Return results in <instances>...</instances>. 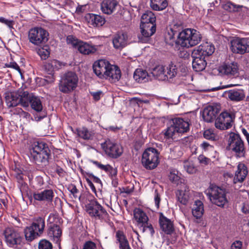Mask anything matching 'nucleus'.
Returning <instances> with one entry per match:
<instances>
[{
	"label": "nucleus",
	"instance_id": "22",
	"mask_svg": "<svg viewBox=\"0 0 249 249\" xmlns=\"http://www.w3.org/2000/svg\"><path fill=\"white\" fill-rule=\"evenodd\" d=\"M159 222L161 230L167 234H171L174 231V227L171 219L165 216L162 213H159Z\"/></svg>",
	"mask_w": 249,
	"mask_h": 249
},
{
	"label": "nucleus",
	"instance_id": "28",
	"mask_svg": "<svg viewBox=\"0 0 249 249\" xmlns=\"http://www.w3.org/2000/svg\"><path fill=\"white\" fill-rule=\"evenodd\" d=\"M133 77L136 81L140 83H144L152 79L151 74L142 69H137L135 70Z\"/></svg>",
	"mask_w": 249,
	"mask_h": 249
},
{
	"label": "nucleus",
	"instance_id": "61",
	"mask_svg": "<svg viewBox=\"0 0 249 249\" xmlns=\"http://www.w3.org/2000/svg\"><path fill=\"white\" fill-rule=\"evenodd\" d=\"M52 66H53V68L54 70H58L60 68L61 65L60 62L55 59H53L52 60L50 61Z\"/></svg>",
	"mask_w": 249,
	"mask_h": 249
},
{
	"label": "nucleus",
	"instance_id": "26",
	"mask_svg": "<svg viewBox=\"0 0 249 249\" xmlns=\"http://www.w3.org/2000/svg\"><path fill=\"white\" fill-rule=\"evenodd\" d=\"M85 18L89 24L94 26H102L105 22V18L98 15L89 13L85 16Z\"/></svg>",
	"mask_w": 249,
	"mask_h": 249
},
{
	"label": "nucleus",
	"instance_id": "44",
	"mask_svg": "<svg viewBox=\"0 0 249 249\" xmlns=\"http://www.w3.org/2000/svg\"><path fill=\"white\" fill-rule=\"evenodd\" d=\"M44 68L45 71L48 73V74L50 75L49 76H48L49 79H47L46 80L48 81L49 82H53L54 80V78L53 77V72L54 70L53 68V66H52L50 61L46 63L44 65Z\"/></svg>",
	"mask_w": 249,
	"mask_h": 249
},
{
	"label": "nucleus",
	"instance_id": "8",
	"mask_svg": "<svg viewBox=\"0 0 249 249\" xmlns=\"http://www.w3.org/2000/svg\"><path fill=\"white\" fill-rule=\"evenodd\" d=\"M159 153L156 149L152 147L147 148L142 155V165L148 170L155 168L159 163Z\"/></svg>",
	"mask_w": 249,
	"mask_h": 249
},
{
	"label": "nucleus",
	"instance_id": "38",
	"mask_svg": "<svg viewBox=\"0 0 249 249\" xmlns=\"http://www.w3.org/2000/svg\"><path fill=\"white\" fill-rule=\"evenodd\" d=\"M76 130L78 136L84 140L91 139L94 135L92 131L89 130L85 127L77 128Z\"/></svg>",
	"mask_w": 249,
	"mask_h": 249
},
{
	"label": "nucleus",
	"instance_id": "43",
	"mask_svg": "<svg viewBox=\"0 0 249 249\" xmlns=\"http://www.w3.org/2000/svg\"><path fill=\"white\" fill-rule=\"evenodd\" d=\"M223 8L224 10L230 12H238L240 9L243 7L242 5H236L231 1H228L223 5Z\"/></svg>",
	"mask_w": 249,
	"mask_h": 249
},
{
	"label": "nucleus",
	"instance_id": "39",
	"mask_svg": "<svg viewBox=\"0 0 249 249\" xmlns=\"http://www.w3.org/2000/svg\"><path fill=\"white\" fill-rule=\"evenodd\" d=\"M156 20V18L154 14L152 11H147L142 14L141 24L155 23Z\"/></svg>",
	"mask_w": 249,
	"mask_h": 249
},
{
	"label": "nucleus",
	"instance_id": "55",
	"mask_svg": "<svg viewBox=\"0 0 249 249\" xmlns=\"http://www.w3.org/2000/svg\"><path fill=\"white\" fill-rule=\"evenodd\" d=\"M82 249H97V246L93 242L88 241L83 245Z\"/></svg>",
	"mask_w": 249,
	"mask_h": 249
},
{
	"label": "nucleus",
	"instance_id": "35",
	"mask_svg": "<svg viewBox=\"0 0 249 249\" xmlns=\"http://www.w3.org/2000/svg\"><path fill=\"white\" fill-rule=\"evenodd\" d=\"M48 234L50 237L58 239L62 234V230L59 226L51 223L49 226Z\"/></svg>",
	"mask_w": 249,
	"mask_h": 249
},
{
	"label": "nucleus",
	"instance_id": "42",
	"mask_svg": "<svg viewBox=\"0 0 249 249\" xmlns=\"http://www.w3.org/2000/svg\"><path fill=\"white\" fill-rule=\"evenodd\" d=\"M178 73L177 66L171 63L165 69V75L167 76V79L175 77Z\"/></svg>",
	"mask_w": 249,
	"mask_h": 249
},
{
	"label": "nucleus",
	"instance_id": "57",
	"mask_svg": "<svg viewBox=\"0 0 249 249\" xmlns=\"http://www.w3.org/2000/svg\"><path fill=\"white\" fill-rule=\"evenodd\" d=\"M5 66L7 68H12L17 70L20 73H21V70L18 65L15 62H11L5 64Z\"/></svg>",
	"mask_w": 249,
	"mask_h": 249
},
{
	"label": "nucleus",
	"instance_id": "49",
	"mask_svg": "<svg viewBox=\"0 0 249 249\" xmlns=\"http://www.w3.org/2000/svg\"><path fill=\"white\" fill-rule=\"evenodd\" d=\"M169 180L176 184H178L180 177L178 175V171L176 170L171 171L168 176Z\"/></svg>",
	"mask_w": 249,
	"mask_h": 249
},
{
	"label": "nucleus",
	"instance_id": "5",
	"mask_svg": "<svg viewBox=\"0 0 249 249\" xmlns=\"http://www.w3.org/2000/svg\"><path fill=\"white\" fill-rule=\"evenodd\" d=\"M206 192L211 202L217 206L223 207L228 202L225 190L217 186L211 185Z\"/></svg>",
	"mask_w": 249,
	"mask_h": 249
},
{
	"label": "nucleus",
	"instance_id": "37",
	"mask_svg": "<svg viewBox=\"0 0 249 249\" xmlns=\"http://www.w3.org/2000/svg\"><path fill=\"white\" fill-rule=\"evenodd\" d=\"M168 5L167 0H150V6L155 11H162Z\"/></svg>",
	"mask_w": 249,
	"mask_h": 249
},
{
	"label": "nucleus",
	"instance_id": "45",
	"mask_svg": "<svg viewBox=\"0 0 249 249\" xmlns=\"http://www.w3.org/2000/svg\"><path fill=\"white\" fill-rule=\"evenodd\" d=\"M184 169L189 174L195 173L197 170L196 167L195 166L194 163L191 161H185L183 163Z\"/></svg>",
	"mask_w": 249,
	"mask_h": 249
},
{
	"label": "nucleus",
	"instance_id": "25",
	"mask_svg": "<svg viewBox=\"0 0 249 249\" xmlns=\"http://www.w3.org/2000/svg\"><path fill=\"white\" fill-rule=\"evenodd\" d=\"M248 173L247 167L245 164L241 162L239 163L237 166V170L233 179V183L242 182L245 180Z\"/></svg>",
	"mask_w": 249,
	"mask_h": 249
},
{
	"label": "nucleus",
	"instance_id": "53",
	"mask_svg": "<svg viewBox=\"0 0 249 249\" xmlns=\"http://www.w3.org/2000/svg\"><path fill=\"white\" fill-rule=\"evenodd\" d=\"M67 43L68 44H71L74 47H77L78 44L80 42L72 36H68L66 39Z\"/></svg>",
	"mask_w": 249,
	"mask_h": 249
},
{
	"label": "nucleus",
	"instance_id": "2",
	"mask_svg": "<svg viewBox=\"0 0 249 249\" xmlns=\"http://www.w3.org/2000/svg\"><path fill=\"white\" fill-rule=\"evenodd\" d=\"M176 25H174V29H171V33L169 32V38L172 39L177 35V39L176 43L183 48H189L197 45L202 39L201 35L199 32L196 29L187 28L179 33L174 31Z\"/></svg>",
	"mask_w": 249,
	"mask_h": 249
},
{
	"label": "nucleus",
	"instance_id": "19",
	"mask_svg": "<svg viewBox=\"0 0 249 249\" xmlns=\"http://www.w3.org/2000/svg\"><path fill=\"white\" fill-rule=\"evenodd\" d=\"M110 64V63L106 60H99L95 62L93 65V71L99 78L104 79L107 69H108Z\"/></svg>",
	"mask_w": 249,
	"mask_h": 249
},
{
	"label": "nucleus",
	"instance_id": "9",
	"mask_svg": "<svg viewBox=\"0 0 249 249\" xmlns=\"http://www.w3.org/2000/svg\"><path fill=\"white\" fill-rule=\"evenodd\" d=\"M87 212L91 216L106 221L108 214L106 210L96 200L91 201L86 205Z\"/></svg>",
	"mask_w": 249,
	"mask_h": 249
},
{
	"label": "nucleus",
	"instance_id": "20",
	"mask_svg": "<svg viewBox=\"0 0 249 249\" xmlns=\"http://www.w3.org/2000/svg\"><path fill=\"white\" fill-rule=\"evenodd\" d=\"M128 36L126 33L121 31L114 36L112 43L114 47L118 50H122L127 44Z\"/></svg>",
	"mask_w": 249,
	"mask_h": 249
},
{
	"label": "nucleus",
	"instance_id": "34",
	"mask_svg": "<svg viewBox=\"0 0 249 249\" xmlns=\"http://www.w3.org/2000/svg\"><path fill=\"white\" fill-rule=\"evenodd\" d=\"M20 93L12 92L10 95L5 97L7 105L9 107H16L20 104Z\"/></svg>",
	"mask_w": 249,
	"mask_h": 249
},
{
	"label": "nucleus",
	"instance_id": "15",
	"mask_svg": "<svg viewBox=\"0 0 249 249\" xmlns=\"http://www.w3.org/2000/svg\"><path fill=\"white\" fill-rule=\"evenodd\" d=\"M4 235L6 243L10 247L17 248L22 242L23 238L20 234L10 228H7L5 230Z\"/></svg>",
	"mask_w": 249,
	"mask_h": 249
},
{
	"label": "nucleus",
	"instance_id": "58",
	"mask_svg": "<svg viewBox=\"0 0 249 249\" xmlns=\"http://www.w3.org/2000/svg\"><path fill=\"white\" fill-rule=\"evenodd\" d=\"M154 195V201L155 205L158 209L159 208L160 203V196L157 189L155 190Z\"/></svg>",
	"mask_w": 249,
	"mask_h": 249
},
{
	"label": "nucleus",
	"instance_id": "36",
	"mask_svg": "<svg viewBox=\"0 0 249 249\" xmlns=\"http://www.w3.org/2000/svg\"><path fill=\"white\" fill-rule=\"evenodd\" d=\"M78 50L84 54H89L90 53H93L95 52L96 49L93 47L90 46L88 43L80 41L78 44L77 46Z\"/></svg>",
	"mask_w": 249,
	"mask_h": 249
},
{
	"label": "nucleus",
	"instance_id": "27",
	"mask_svg": "<svg viewBox=\"0 0 249 249\" xmlns=\"http://www.w3.org/2000/svg\"><path fill=\"white\" fill-rule=\"evenodd\" d=\"M224 94L225 97L233 101H240L245 98L244 91L240 89L229 90L225 91Z\"/></svg>",
	"mask_w": 249,
	"mask_h": 249
},
{
	"label": "nucleus",
	"instance_id": "13",
	"mask_svg": "<svg viewBox=\"0 0 249 249\" xmlns=\"http://www.w3.org/2000/svg\"><path fill=\"white\" fill-rule=\"evenodd\" d=\"M234 119V115L227 111L222 112L215 120V126L220 130H226L231 128V123Z\"/></svg>",
	"mask_w": 249,
	"mask_h": 249
},
{
	"label": "nucleus",
	"instance_id": "59",
	"mask_svg": "<svg viewBox=\"0 0 249 249\" xmlns=\"http://www.w3.org/2000/svg\"><path fill=\"white\" fill-rule=\"evenodd\" d=\"M198 160L200 163L208 165L210 162V160L203 155H200L198 157Z\"/></svg>",
	"mask_w": 249,
	"mask_h": 249
},
{
	"label": "nucleus",
	"instance_id": "18",
	"mask_svg": "<svg viewBox=\"0 0 249 249\" xmlns=\"http://www.w3.org/2000/svg\"><path fill=\"white\" fill-rule=\"evenodd\" d=\"M215 51L214 45L210 42H205L200 45L196 50L194 51V54L205 58L212 55Z\"/></svg>",
	"mask_w": 249,
	"mask_h": 249
},
{
	"label": "nucleus",
	"instance_id": "54",
	"mask_svg": "<svg viewBox=\"0 0 249 249\" xmlns=\"http://www.w3.org/2000/svg\"><path fill=\"white\" fill-rule=\"evenodd\" d=\"M141 227L142 228V232L145 231L146 230H148L150 233L151 234V236H153L155 233V231L154 230V228L152 226V225L149 223L148 222L146 223L145 224H144Z\"/></svg>",
	"mask_w": 249,
	"mask_h": 249
},
{
	"label": "nucleus",
	"instance_id": "16",
	"mask_svg": "<svg viewBox=\"0 0 249 249\" xmlns=\"http://www.w3.org/2000/svg\"><path fill=\"white\" fill-rule=\"evenodd\" d=\"M238 70V64L235 62L225 63L219 68L220 72L230 78L237 76L239 74Z\"/></svg>",
	"mask_w": 249,
	"mask_h": 249
},
{
	"label": "nucleus",
	"instance_id": "6",
	"mask_svg": "<svg viewBox=\"0 0 249 249\" xmlns=\"http://www.w3.org/2000/svg\"><path fill=\"white\" fill-rule=\"evenodd\" d=\"M78 78L72 71H68L61 77L59 84V89L63 93H69L77 86Z\"/></svg>",
	"mask_w": 249,
	"mask_h": 249
},
{
	"label": "nucleus",
	"instance_id": "17",
	"mask_svg": "<svg viewBox=\"0 0 249 249\" xmlns=\"http://www.w3.org/2000/svg\"><path fill=\"white\" fill-rule=\"evenodd\" d=\"M220 110V106L219 105L208 106L204 109L202 117L205 122H212L215 119Z\"/></svg>",
	"mask_w": 249,
	"mask_h": 249
},
{
	"label": "nucleus",
	"instance_id": "10",
	"mask_svg": "<svg viewBox=\"0 0 249 249\" xmlns=\"http://www.w3.org/2000/svg\"><path fill=\"white\" fill-rule=\"evenodd\" d=\"M48 32L42 28H32L29 30L28 33L30 42L36 45L46 43L48 40Z\"/></svg>",
	"mask_w": 249,
	"mask_h": 249
},
{
	"label": "nucleus",
	"instance_id": "62",
	"mask_svg": "<svg viewBox=\"0 0 249 249\" xmlns=\"http://www.w3.org/2000/svg\"><path fill=\"white\" fill-rule=\"evenodd\" d=\"M242 247V242L240 241H235L231 245V249H241Z\"/></svg>",
	"mask_w": 249,
	"mask_h": 249
},
{
	"label": "nucleus",
	"instance_id": "11",
	"mask_svg": "<svg viewBox=\"0 0 249 249\" xmlns=\"http://www.w3.org/2000/svg\"><path fill=\"white\" fill-rule=\"evenodd\" d=\"M230 45L233 53L243 54L249 53V38L234 37L230 41Z\"/></svg>",
	"mask_w": 249,
	"mask_h": 249
},
{
	"label": "nucleus",
	"instance_id": "56",
	"mask_svg": "<svg viewBox=\"0 0 249 249\" xmlns=\"http://www.w3.org/2000/svg\"><path fill=\"white\" fill-rule=\"evenodd\" d=\"M16 178L18 182L23 186H25L26 184L23 180V175L20 171L17 172L16 175Z\"/></svg>",
	"mask_w": 249,
	"mask_h": 249
},
{
	"label": "nucleus",
	"instance_id": "24",
	"mask_svg": "<svg viewBox=\"0 0 249 249\" xmlns=\"http://www.w3.org/2000/svg\"><path fill=\"white\" fill-rule=\"evenodd\" d=\"M192 57H193L192 67L194 70L197 72L203 71L207 65L205 58L200 55L194 54V52L192 53Z\"/></svg>",
	"mask_w": 249,
	"mask_h": 249
},
{
	"label": "nucleus",
	"instance_id": "33",
	"mask_svg": "<svg viewBox=\"0 0 249 249\" xmlns=\"http://www.w3.org/2000/svg\"><path fill=\"white\" fill-rule=\"evenodd\" d=\"M192 213L193 216L196 219H199L202 216L204 213V206L201 201L199 200L195 201L193 205Z\"/></svg>",
	"mask_w": 249,
	"mask_h": 249
},
{
	"label": "nucleus",
	"instance_id": "29",
	"mask_svg": "<svg viewBox=\"0 0 249 249\" xmlns=\"http://www.w3.org/2000/svg\"><path fill=\"white\" fill-rule=\"evenodd\" d=\"M151 76L159 80L164 81L167 80L165 75V68L163 65H158L154 67L151 71Z\"/></svg>",
	"mask_w": 249,
	"mask_h": 249
},
{
	"label": "nucleus",
	"instance_id": "50",
	"mask_svg": "<svg viewBox=\"0 0 249 249\" xmlns=\"http://www.w3.org/2000/svg\"><path fill=\"white\" fill-rule=\"evenodd\" d=\"M68 189L71 193V194L73 195V197L75 198H80V196H78V194L79 193V191L77 189L76 186L74 184H70L68 186Z\"/></svg>",
	"mask_w": 249,
	"mask_h": 249
},
{
	"label": "nucleus",
	"instance_id": "1",
	"mask_svg": "<svg viewBox=\"0 0 249 249\" xmlns=\"http://www.w3.org/2000/svg\"><path fill=\"white\" fill-rule=\"evenodd\" d=\"M30 160L38 167L44 168L49 165L51 159V151L47 143L42 141H34L29 147Z\"/></svg>",
	"mask_w": 249,
	"mask_h": 249
},
{
	"label": "nucleus",
	"instance_id": "31",
	"mask_svg": "<svg viewBox=\"0 0 249 249\" xmlns=\"http://www.w3.org/2000/svg\"><path fill=\"white\" fill-rule=\"evenodd\" d=\"M116 238L119 243V249H131L129 242L123 231H117L116 232Z\"/></svg>",
	"mask_w": 249,
	"mask_h": 249
},
{
	"label": "nucleus",
	"instance_id": "21",
	"mask_svg": "<svg viewBox=\"0 0 249 249\" xmlns=\"http://www.w3.org/2000/svg\"><path fill=\"white\" fill-rule=\"evenodd\" d=\"M121 77V71L120 68L116 65L110 64L104 79H107L111 82H116L119 80Z\"/></svg>",
	"mask_w": 249,
	"mask_h": 249
},
{
	"label": "nucleus",
	"instance_id": "7",
	"mask_svg": "<svg viewBox=\"0 0 249 249\" xmlns=\"http://www.w3.org/2000/svg\"><path fill=\"white\" fill-rule=\"evenodd\" d=\"M45 228V220L41 217L35 218L32 225L24 230L27 240L32 241L42 234Z\"/></svg>",
	"mask_w": 249,
	"mask_h": 249
},
{
	"label": "nucleus",
	"instance_id": "46",
	"mask_svg": "<svg viewBox=\"0 0 249 249\" xmlns=\"http://www.w3.org/2000/svg\"><path fill=\"white\" fill-rule=\"evenodd\" d=\"M178 199L180 203L183 205H186L188 201V196L186 195L183 191H178L177 194Z\"/></svg>",
	"mask_w": 249,
	"mask_h": 249
},
{
	"label": "nucleus",
	"instance_id": "64",
	"mask_svg": "<svg viewBox=\"0 0 249 249\" xmlns=\"http://www.w3.org/2000/svg\"><path fill=\"white\" fill-rule=\"evenodd\" d=\"M91 94L93 96L95 100L98 101L100 99L101 95L103 94V92L101 91H98L97 92H91Z\"/></svg>",
	"mask_w": 249,
	"mask_h": 249
},
{
	"label": "nucleus",
	"instance_id": "40",
	"mask_svg": "<svg viewBox=\"0 0 249 249\" xmlns=\"http://www.w3.org/2000/svg\"><path fill=\"white\" fill-rule=\"evenodd\" d=\"M30 104L33 109L36 112H40L42 111L43 106L41 101L39 98L35 96H32V98L30 101Z\"/></svg>",
	"mask_w": 249,
	"mask_h": 249
},
{
	"label": "nucleus",
	"instance_id": "14",
	"mask_svg": "<svg viewBox=\"0 0 249 249\" xmlns=\"http://www.w3.org/2000/svg\"><path fill=\"white\" fill-rule=\"evenodd\" d=\"M141 33L138 35L139 41L142 43H147L156 31V23H147L140 24Z\"/></svg>",
	"mask_w": 249,
	"mask_h": 249
},
{
	"label": "nucleus",
	"instance_id": "32",
	"mask_svg": "<svg viewBox=\"0 0 249 249\" xmlns=\"http://www.w3.org/2000/svg\"><path fill=\"white\" fill-rule=\"evenodd\" d=\"M134 217L141 227L147 223L148 217L146 214L141 209L136 208L133 211Z\"/></svg>",
	"mask_w": 249,
	"mask_h": 249
},
{
	"label": "nucleus",
	"instance_id": "47",
	"mask_svg": "<svg viewBox=\"0 0 249 249\" xmlns=\"http://www.w3.org/2000/svg\"><path fill=\"white\" fill-rule=\"evenodd\" d=\"M204 137L210 141H215L217 140V136L210 129L206 130L203 133Z\"/></svg>",
	"mask_w": 249,
	"mask_h": 249
},
{
	"label": "nucleus",
	"instance_id": "52",
	"mask_svg": "<svg viewBox=\"0 0 249 249\" xmlns=\"http://www.w3.org/2000/svg\"><path fill=\"white\" fill-rule=\"evenodd\" d=\"M92 162L93 163V164L96 165L99 169L105 171L107 173H108V171H109V170L111 169V167H112L109 164L103 165L97 161H93Z\"/></svg>",
	"mask_w": 249,
	"mask_h": 249
},
{
	"label": "nucleus",
	"instance_id": "30",
	"mask_svg": "<svg viewBox=\"0 0 249 249\" xmlns=\"http://www.w3.org/2000/svg\"><path fill=\"white\" fill-rule=\"evenodd\" d=\"M118 4L116 0H104L101 5L102 10L105 14H111L114 12Z\"/></svg>",
	"mask_w": 249,
	"mask_h": 249
},
{
	"label": "nucleus",
	"instance_id": "60",
	"mask_svg": "<svg viewBox=\"0 0 249 249\" xmlns=\"http://www.w3.org/2000/svg\"><path fill=\"white\" fill-rule=\"evenodd\" d=\"M0 22L6 24L10 28H13V26L14 24V21L13 20H9L6 19V18L3 17H0Z\"/></svg>",
	"mask_w": 249,
	"mask_h": 249
},
{
	"label": "nucleus",
	"instance_id": "51",
	"mask_svg": "<svg viewBox=\"0 0 249 249\" xmlns=\"http://www.w3.org/2000/svg\"><path fill=\"white\" fill-rule=\"evenodd\" d=\"M38 54L40 55L41 59L46 60L50 55V52L44 48L39 49Z\"/></svg>",
	"mask_w": 249,
	"mask_h": 249
},
{
	"label": "nucleus",
	"instance_id": "41",
	"mask_svg": "<svg viewBox=\"0 0 249 249\" xmlns=\"http://www.w3.org/2000/svg\"><path fill=\"white\" fill-rule=\"evenodd\" d=\"M20 104L23 107H28L30 104V101L33 95H31L27 91L20 92Z\"/></svg>",
	"mask_w": 249,
	"mask_h": 249
},
{
	"label": "nucleus",
	"instance_id": "63",
	"mask_svg": "<svg viewBox=\"0 0 249 249\" xmlns=\"http://www.w3.org/2000/svg\"><path fill=\"white\" fill-rule=\"evenodd\" d=\"M109 176L111 178H116V176L117 174V170L116 168H114L112 167H111V169L108 171V173Z\"/></svg>",
	"mask_w": 249,
	"mask_h": 249
},
{
	"label": "nucleus",
	"instance_id": "4",
	"mask_svg": "<svg viewBox=\"0 0 249 249\" xmlns=\"http://www.w3.org/2000/svg\"><path fill=\"white\" fill-rule=\"evenodd\" d=\"M228 142L227 149L234 153L237 157H245L246 149L244 143L239 134L234 132L230 133Z\"/></svg>",
	"mask_w": 249,
	"mask_h": 249
},
{
	"label": "nucleus",
	"instance_id": "12",
	"mask_svg": "<svg viewBox=\"0 0 249 249\" xmlns=\"http://www.w3.org/2000/svg\"><path fill=\"white\" fill-rule=\"evenodd\" d=\"M101 146L106 154L112 158L117 159L123 153L122 146L109 139L106 140L104 143H102Z\"/></svg>",
	"mask_w": 249,
	"mask_h": 249
},
{
	"label": "nucleus",
	"instance_id": "48",
	"mask_svg": "<svg viewBox=\"0 0 249 249\" xmlns=\"http://www.w3.org/2000/svg\"><path fill=\"white\" fill-rule=\"evenodd\" d=\"M39 249H52V244L46 239H43L40 241L38 243Z\"/></svg>",
	"mask_w": 249,
	"mask_h": 249
},
{
	"label": "nucleus",
	"instance_id": "23",
	"mask_svg": "<svg viewBox=\"0 0 249 249\" xmlns=\"http://www.w3.org/2000/svg\"><path fill=\"white\" fill-rule=\"evenodd\" d=\"M54 195L52 189H45L40 192L35 193L33 194L34 198L37 201L51 202Z\"/></svg>",
	"mask_w": 249,
	"mask_h": 249
},
{
	"label": "nucleus",
	"instance_id": "3",
	"mask_svg": "<svg viewBox=\"0 0 249 249\" xmlns=\"http://www.w3.org/2000/svg\"><path fill=\"white\" fill-rule=\"evenodd\" d=\"M170 123V125L163 132L164 137L167 139H175L177 134H183L189 130V123L182 118H173Z\"/></svg>",
	"mask_w": 249,
	"mask_h": 249
}]
</instances>
